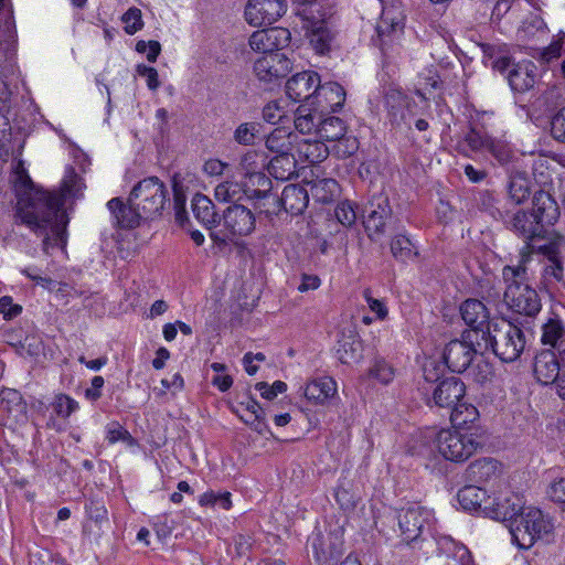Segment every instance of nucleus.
<instances>
[{"instance_id":"nucleus-1","label":"nucleus","mask_w":565,"mask_h":565,"mask_svg":"<svg viewBox=\"0 0 565 565\" xmlns=\"http://www.w3.org/2000/svg\"><path fill=\"white\" fill-rule=\"evenodd\" d=\"M17 195V222L43 237V250L65 244V222L62 207L65 195L76 196L83 188L82 179L70 168L63 179L62 191H44L31 180L22 162L14 168L12 175Z\"/></svg>"},{"instance_id":"nucleus-2","label":"nucleus","mask_w":565,"mask_h":565,"mask_svg":"<svg viewBox=\"0 0 565 565\" xmlns=\"http://www.w3.org/2000/svg\"><path fill=\"white\" fill-rule=\"evenodd\" d=\"M559 217V209L552 195L545 191L534 194L532 212H515L510 221L511 228L525 239L544 237L545 226H552Z\"/></svg>"},{"instance_id":"nucleus-3","label":"nucleus","mask_w":565,"mask_h":565,"mask_svg":"<svg viewBox=\"0 0 565 565\" xmlns=\"http://www.w3.org/2000/svg\"><path fill=\"white\" fill-rule=\"evenodd\" d=\"M526 278L527 273L523 262L516 266H504L502 269V279L505 284L503 299L513 311L532 317L540 312L542 305L536 290L525 284Z\"/></svg>"},{"instance_id":"nucleus-4","label":"nucleus","mask_w":565,"mask_h":565,"mask_svg":"<svg viewBox=\"0 0 565 565\" xmlns=\"http://www.w3.org/2000/svg\"><path fill=\"white\" fill-rule=\"evenodd\" d=\"M482 349H490L503 362H514L525 348L523 331L507 320L493 321L482 331Z\"/></svg>"},{"instance_id":"nucleus-5","label":"nucleus","mask_w":565,"mask_h":565,"mask_svg":"<svg viewBox=\"0 0 565 565\" xmlns=\"http://www.w3.org/2000/svg\"><path fill=\"white\" fill-rule=\"evenodd\" d=\"M512 542L519 548H530L536 540L552 532L553 524L540 509L523 505L519 515L509 525Z\"/></svg>"},{"instance_id":"nucleus-6","label":"nucleus","mask_w":565,"mask_h":565,"mask_svg":"<svg viewBox=\"0 0 565 565\" xmlns=\"http://www.w3.org/2000/svg\"><path fill=\"white\" fill-rule=\"evenodd\" d=\"M168 198L164 183L157 177H149L139 181L131 190L128 203L140 211L145 220L161 214Z\"/></svg>"},{"instance_id":"nucleus-7","label":"nucleus","mask_w":565,"mask_h":565,"mask_svg":"<svg viewBox=\"0 0 565 565\" xmlns=\"http://www.w3.org/2000/svg\"><path fill=\"white\" fill-rule=\"evenodd\" d=\"M438 452L449 461L461 462L470 458L479 443L472 434L458 429H441L435 439Z\"/></svg>"},{"instance_id":"nucleus-8","label":"nucleus","mask_w":565,"mask_h":565,"mask_svg":"<svg viewBox=\"0 0 565 565\" xmlns=\"http://www.w3.org/2000/svg\"><path fill=\"white\" fill-rule=\"evenodd\" d=\"M267 157L263 151L248 150L239 157L236 170L242 179L267 198L271 190V181L266 175Z\"/></svg>"},{"instance_id":"nucleus-9","label":"nucleus","mask_w":565,"mask_h":565,"mask_svg":"<svg viewBox=\"0 0 565 565\" xmlns=\"http://www.w3.org/2000/svg\"><path fill=\"white\" fill-rule=\"evenodd\" d=\"M433 519V512L420 505H412L399 510L397 522L402 540L407 544L416 541L425 527L430 526Z\"/></svg>"},{"instance_id":"nucleus-10","label":"nucleus","mask_w":565,"mask_h":565,"mask_svg":"<svg viewBox=\"0 0 565 565\" xmlns=\"http://www.w3.org/2000/svg\"><path fill=\"white\" fill-rule=\"evenodd\" d=\"M291 71L290 60L281 52L263 54L255 60L253 73L264 84H275Z\"/></svg>"},{"instance_id":"nucleus-11","label":"nucleus","mask_w":565,"mask_h":565,"mask_svg":"<svg viewBox=\"0 0 565 565\" xmlns=\"http://www.w3.org/2000/svg\"><path fill=\"white\" fill-rule=\"evenodd\" d=\"M285 0H248L245 7V20L253 26L269 25L285 14Z\"/></svg>"},{"instance_id":"nucleus-12","label":"nucleus","mask_w":565,"mask_h":565,"mask_svg":"<svg viewBox=\"0 0 565 565\" xmlns=\"http://www.w3.org/2000/svg\"><path fill=\"white\" fill-rule=\"evenodd\" d=\"M0 422L8 427L26 424L28 405L19 391L13 388H3L1 391Z\"/></svg>"},{"instance_id":"nucleus-13","label":"nucleus","mask_w":565,"mask_h":565,"mask_svg":"<svg viewBox=\"0 0 565 565\" xmlns=\"http://www.w3.org/2000/svg\"><path fill=\"white\" fill-rule=\"evenodd\" d=\"M392 216L388 199L384 195L374 196L365 207L364 227L372 241L380 239L385 234L387 221Z\"/></svg>"},{"instance_id":"nucleus-14","label":"nucleus","mask_w":565,"mask_h":565,"mask_svg":"<svg viewBox=\"0 0 565 565\" xmlns=\"http://www.w3.org/2000/svg\"><path fill=\"white\" fill-rule=\"evenodd\" d=\"M475 341L476 347L472 345V341L469 343L466 340H452L446 345L443 358L451 372L461 373L466 371L471 364L473 355L483 350L481 340Z\"/></svg>"},{"instance_id":"nucleus-15","label":"nucleus","mask_w":565,"mask_h":565,"mask_svg":"<svg viewBox=\"0 0 565 565\" xmlns=\"http://www.w3.org/2000/svg\"><path fill=\"white\" fill-rule=\"evenodd\" d=\"M223 227L226 233L222 241L249 235L255 230V216L246 206L234 204L224 212Z\"/></svg>"},{"instance_id":"nucleus-16","label":"nucleus","mask_w":565,"mask_h":565,"mask_svg":"<svg viewBox=\"0 0 565 565\" xmlns=\"http://www.w3.org/2000/svg\"><path fill=\"white\" fill-rule=\"evenodd\" d=\"M460 313L465 323L471 328L470 331L463 333V337L469 341L481 340L482 331L488 330V326L493 322L489 320L488 308L478 299H467L460 306Z\"/></svg>"},{"instance_id":"nucleus-17","label":"nucleus","mask_w":565,"mask_h":565,"mask_svg":"<svg viewBox=\"0 0 565 565\" xmlns=\"http://www.w3.org/2000/svg\"><path fill=\"white\" fill-rule=\"evenodd\" d=\"M415 102L397 88H388L385 93V107L387 117L392 126L409 127V121L414 116Z\"/></svg>"},{"instance_id":"nucleus-18","label":"nucleus","mask_w":565,"mask_h":565,"mask_svg":"<svg viewBox=\"0 0 565 565\" xmlns=\"http://www.w3.org/2000/svg\"><path fill=\"white\" fill-rule=\"evenodd\" d=\"M524 505L523 499L513 492L489 497L484 514L493 520L512 523Z\"/></svg>"},{"instance_id":"nucleus-19","label":"nucleus","mask_w":565,"mask_h":565,"mask_svg":"<svg viewBox=\"0 0 565 565\" xmlns=\"http://www.w3.org/2000/svg\"><path fill=\"white\" fill-rule=\"evenodd\" d=\"M290 42V32L284 28L263 29L252 33L248 44L264 54L280 52Z\"/></svg>"},{"instance_id":"nucleus-20","label":"nucleus","mask_w":565,"mask_h":565,"mask_svg":"<svg viewBox=\"0 0 565 565\" xmlns=\"http://www.w3.org/2000/svg\"><path fill=\"white\" fill-rule=\"evenodd\" d=\"M539 248L548 259L542 273L544 281L547 285L561 281L564 276V269L557 256L565 250V237L553 233L548 242Z\"/></svg>"},{"instance_id":"nucleus-21","label":"nucleus","mask_w":565,"mask_h":565,"mask_svg":"<svg viewBox=\"0 0 565 565\" xmlns=\"http://www.w3.org/2000/svg\"><path fill=\"white\" fill-rule=\"evenodd\" d=\"M466 392L465 384L455 376L440 380L433 388L431 399L427 401L428 405H434L440 408H454L457 403L463 397Z\"/></svg>"},{"instance_id":"nucleus-22","label":"nucleus","mask_w":565,"mask_h":565,"mask_svg":"<svg viewBox=\"0 0 565 565\" xmlns=\"http://www.w3.org/2000/svg\"><path fill=\"white\" fill-rule=\"evenodd\" d=\"M320 77L316 72L305 71L295 74L286 83V94L294 102H311L316 96Z\"/></svg>"},{"instance_id":"nucleus-23","label":"nucleus","mask_w":565,"mask_h":565,"mask_svg":"<svg viewBox=\"0 0 565 565\" xmlns=\"http://www.w3.org/2000/svg\"><path fill=\"white\" fill-rule=\"evenodd\" d=\"M345 102L344 88L334 82L318 85L316 96L311 105L316 106L323 115L338 111Z\"/></svg>"},{"instance_id":"nucleus-24","label":"nucleus","mask_w":565,"mask_h":565,"mask_svg":"<svg viewBox=\"0 0 565 565\" xmlns=\"http://www.w3.org/2000/svg\"><path fill=\"white\" fill-rule=\"evenodd\" d=\"M404 30V15L395 8H385L376 24V33L381 46L391 44L398 39Z\"/></svg>"},{"instance_id":"nucleus-25","label":"nucleus","mask_w":565,"mask_h":565,"mask_svg":"<svg viewBox=\"0 0 565 565\" xmlns=\"http://www.w3.org/2000/svg\"><path fill=\"white\" fill-rule=\"evenodd\" d=\"M534 374L537 381L544 385L555 384L557 391L561 380L565 379V375H561L559 361L551 350H544L536 354Z\"/></svg>"},{"instance_id":"nucleus-26","label":"nucleus","mask_w":565,"mask_h":565,"mask_svg":"<svg viewBox=\"0 0 565 565\" xmlns=\"http://www.w3.org/2000/svg\"><path fill=\"white\" fill-rule=\"evenodd\" d=\"M305 397L315 405H327L338 395V384L331 376H318L307 382Z\"/></svg>"},{"instance_id":"nucleus-27","label":"nucleus","mask_w":565,"mask_h":565,"mask_svg":"<svg viewBox=\"0 0 565 565\" xmlns=\"http://www.w3.org/2000/svg\"><path fill=\"white\" fill-rule=\"evenodd\" d=\"M214 196L217 201L222 202H237L244 198L252 200H259L265 198L243 179L241 181L226 180L221 182L214 189Z\"/></svg>"},{"instance_id":"nucleus-28","label":"nucleus","mask_w":565,"mask_h":565,"mask_svg":"<svg viewBox=\"0 0 565 565\" xmlns=\"http://www.w3.org/2000/svg\"><path fill=\"white\" fill-rule=\"evenodd\" d=\"M321 20L311 21L308 25L307 35L310 45L318 54L328 53L335 41L337 33L329 26L326 21L327 12L320 14Z\"/></svg>"},{"instance_id":"nucleus-29","label":"nucleus","mask_w":565,"mask_h":565,"mask_svg":"<svg viewBox=\"0 0 565 565\" xmlns=\"http://www.w3.org/2000/svg\"><path fill=\"white\" fill-rule=\"evenodd\" d=\"M17 42L18 35L13 14L4 12V14H0V49L3 51L8 63L6 68L10 72H13Z\"/></svg>"},{"instance_id":"nucleus-30","label":"nucleus","mask_w":565,"mask_h":565,"mask_svg":"<svg viewBox=\"0 0 565 565\" xmlns=\"http://www.w3.org/2000/svg\"><path fill=\"white\" fill-rule=\"evenodd\" d=\"M233 411L257 433L262 434L267 428L264 420V411L255 398L246 396L244 401L237 403Z\"/></svg>"},{"instance_id":"nucleus-31","label":"nucleus","mask_w":565,"mask_h":565,"mask_svg":"<svg viewBox=\"0 0 565 565\" xmlns=\"http://www.w3.org/2000/svg\"><path fill=\"white\" fill-rule=\"evenodd\" d=\"M536 66L531 61H523L513 66L508 73V81L515 92H526L535 84Z\"/></svg>"},{"instance_id":"nucleus-32","label":"nucleus","mask_w":565,"mask_h":565,"mask_svg":"<svg viewBox=\"0 0 565 565\" xmlns=\"http://www.w3.org/2000/svg\"><path fill=\"white\" fill-rule=\"evenodd\" d=\"M337 355L343 364H356L363 358V343L360 337L353 332L342 334L338 342Z\"/></svg>"},{"instance_id":"nucleus-33","label":"nucleus","mask_w":565,"mask_h":565,"mask_svg":"<svg viewBox=\"0 0 565 565\" xmlns=\"http://www.w3.org/2000/svg\"><path fill=\"white\" fill-rule=\"evenodd\" d=\"M309 202L308 191L298 184L286 185L282 190L280 203L286 212L291 215L301 214Z\"/></svg>"},{"instance_id":"nucleus-34","label":"nucleus","mask_w":565,"mask_h":565,"mask_svg":"<svg viewBox=\"0 0 565 565\" xmlns=\"http://www.w3.org/2000/svg\"><path fill=\"white\" fill-rule=\"evenodd\" d=\"M323 116L324 115L320 113L316 106H312L311 103L301 105L298 107L295 115V128L303 135L312 132L317 135L319 121Z\"/></svg>"},{"instance_id":"nucleus-35","label":"nucleus","mask_w":565,"mask_h":565,"mask_svg":"<svg viewBox=\"0 0 565 565\" xmlns=\"http://www.w3.org/2000/svg\"><path fill=\"white\" fill-rule=\"evenodd\" d=\"M297 136L286 127L275 128L265 141L266 148L276 156L291 153Z\"/></svg>"},{"instance_id":"nucleus-36","label":"nucleus","mask_w":565,"mask_h":565,"mask_svg":"<svg viewBox=\"0 0 565 565\" xmlns=\"http://www.w3.org/2000/svg\"><path fill=\"white\" fill-rule=\"evenodd\" d=\"M542 343L551 345L559 351L561 356L565 354V327L563 321L557 318H550L542 326Z\"/></svg>"},{"instance_id":"nucleus-37","label":"nucleus","mask_w":565,"mask_h":565,"mask_svg":"<svg viewBox=\"0 0 565 565\" xmlns=\"http://www.w3.org/2000/svg\"><path fill=\"white\" fill-rule=\"evenodd\" d=\"M484 489L476 486H466L457 493L460 507L466 511L481 510L484 513V505L489 500Z\"/></svg>"},{"instance_id":"nucleus-38","label":"nucleus","mask_w":565,"mask_h":565,"mask_svg":"<svg viewBox=\"0 0 565 565\" xmlns=\"http://www.w3.org/2000/svg\"><path fill=\"white\" fill-rule=\"evenodd\" d=\"M192 211L194 217L205 227L211 228L218 222L215 205L206 195L196 193L192 198Z\"/></svg>"},{"instance_id":"nucleus-39","label":"nucleus","mask_w":565,"mask_h":565,"mask_svg":"<svg viewBox=\"0 0 565 565\" xmlns=\"http://www.w3.org/2000/svg\"><path fill=\"white\" fill-rule=\"evenodd\" d=\"M489 139L490 137L487 134H482L475 127H470L465 137L458 140L456 150L458 153L471 158L473 153L486 151Z\"/></svg>"},{"instance_id":"nucleus-40","label":"nucleus","mask_w":565,"mask_h":565,"mask_svg":"<svg viewBox=\"0 0 565 565\" xmlns=\"http://www.w3.org/2000/svg\"><path fill=\"white\" fill-rule=\"evenodd\" d=\"M107 206L115 215L120 227L132 228L139 224L141 218H143L140 211H137L130 204L129 206H125L118 198L111 199L107 203Z\"/></svg>"},{"instance_id":"nucleus-41","label":"nucleus","mask_w":565,"mask_h":565,"mask_svg":"<svg viewBox=\"0 0 565 565\" xmlns=\"http://www.w3.org/2000/svg\"><path fill=\"white\" fill-rule=\"evenodd\" d=\"M268 172L277 180L286 181L296 175V160L292 153L275 156L267 160Z\"/></svg>"},{"instance_id":"nucleus-42","label":"nucleus","mask_w":565,"mask_h":565,"mask_svg":"<svg viewBox=\"0 0 565 565\" xmlns=\"http://www.w3.org/2000/svg\"><path fill=\"white\" fill-rule=\"evenodd\" d=\"M297 151L300 158L305 159L308 163L315 164L327 159L330 148L321 139H305L298 142Z\"/></svg>"},{"instance_id":"nucleus-43","label":"nucleus","mask_w":565,"mask_h":565,"mask_svg":"<svg viewBox=\"0 0 565 565\" xmlns=\"http://www.w3.org/2000/svg\"><path fill=\"white\" fill-rule=\"evenodd\" d=\"M347 132V126L344 121L334 116L321 117L317 129V136L323 141H334L341 137H344Z\"/></svg>"},{"instance_id":"nucleus-44","label":"nucleus","mask_w":565,"mask_h":565,"mask_svg":"<svg viewBox=\"0 0 565 565\" xmlns=\"http://www.w3.org/2000/svg\"><path fill=\"white\" fill-rule=\"evenodd\" d=\"M444 565H475L469 550L462 544L447 540L443 544Z\"/></svg>"},{"instance_id":"nucleus-45","label":"nucleus","mask_w":565,"mask_h":565,"mask_svg":"<svg viewBox=\"0 0 565 565\" xmlns=\"http://www.w3.org/2000/svg\"><path fill=\"white\" fill-rule=\"evenodd\" d=\"M390 247L393 257L401 263L411 262L417 256L414 244L405 234L394 235L391 239Z\"/></svg>"},{"instance_id":"nucleus-46","label":"nucleus","mask_w":565,"mask_h":565,"mask_svg":"<svg viewBox=\"0 0 565 565\" xmlns=\"http://www.w3.org/2000/svg\"><path fill=\"white\" fill-rule=\"evenodd\" d=\"M310 192L316 201L329 203L339 195L340 186L334 179L324 178L312 182Z\"/></svg>"},{"instance_id":"nucleus-47","label":"nucleus","mask_w":565,"mask_h":565,"mask_svg":"<svg viewBox=\"0 0 565 565\" xmlns=\"http://www.w3.org/2000/svg\"><path fill=\"white\" fill-rule=\"evenodd\" d=\"M499 471L498 461L492 458H482L473 461L469 468V476L478 482L488 481Z\"/></svg>"},{"instance_id":"nucleus-48","label":"nucleus","mask_w":565,"mask_h":565,"mask_svg":"<svg viewBox=\"0 0 565 565\" xmlns=\"http://www.w3.org/2000/svg\"><path fill=\"white\" fill-rule=\"evenodd\" d=\"M479 418V412L472 404L459 401L451 409L450 420L454 427H465Z\"/></svg>"},{"instance_id":"nucleus-49","label":"nucleus","mask_w":565,"mask_h":565,"mask_svg":"<svg viewBox=\"0 0 565 565\" xmlns=\"http://www.w3.org/2000/svg\"><path fill=\"white\" fill-rule=\"evenodd\" d=\"M367 375L379 383L387 385L395 376L394 367L384 359L376 358L372 361Z\"/></svg>"},{"instance_id":"nucleus-50","label":"nucleus","mask_w":565,"mask_h":565,"mask_svg":"<svg viewBox=\"0 0 565 565\" xmlns=\"http://www.w3.org/2000/svg\"><path fill=\"white\" fill-rule=\"evenodd\" d=\"M530 195L529 181L521 177L514 175L509 183V198L515 204L523 203Z\"/></svg>"},{"instance_id":"nucleus-51","label":"nucleus","mask_w":565,"mask_h":565,"mask_svg":"<svg viewBox=\"0 0 565 565\" xmlns=\"http://www.w3.org/2000/svg\"><path fill=\"white\" fill-rule=\"evenodd\" d=\"M259 132V124L243 122L235 129L233 138L242 146H253Z\"/></svg>"},{"instance_id":"nucleus-52","label":"nucleus","mask_w":565,"mask_h":565,"mask_svg":"<svg viewBox=\"0 0 565 565\" xmlns=\"http://www.w3.org/2000/svg\"><path fill=\"white\" fill-rule=\"evenodd\" d=\"M52 407L54 413L61 418H68L78 408V402L66 394L55 395Z\"/></svg>"},{"instance_id":"nucleus-53","label":"nucleus","mask_w":565,"mask_h":565,"mask_svg":"<svg viewBox=\"0 0 565 565\" xmlns=\"http://www.w3.org/2000/svg\"><path fill=\"white\" fill-rule=\"evenodd\" d=\"M334 145L330 149V152H332L338 158H348L356 152L359 149V142L358 139L353 136H347L341 137L333 141Z\"/></svg>"},{"instance_id":"nucleus-54","label":"nucleus","mask_w":565,"mask_h":565,"mask_svg":"<svg viewBox=\"0 0 565 565\" xmlns=\"http://www.w3.org/2000/svg\"><path fill=\"white\" fill-rule=\"evenodd\" d=\"M199 503L202 507H220L224 510H230L232 508L231 493L223 492L216 493L214 491L204 492L199 498Z\"/></svg>"},{"instance_id":"nucleus-55","label":"nucleus","mask_w":565,"mask_h":565,"mask_svg":"<svg viewBox=\"0 0 565 565\" xmlns=\"http://www.w3.org/2000/svg\"><path fill=\"white\" fill-rule=\"evenodd\" d=\"M106 439L110 445L118 441L126 443L129 446L135 445V439L130 433L117 422L109 423L106 426Z\"/></svg>"},{"instance_id":"nucleus-56","label":"nucleus","mask_w":565,"mask_h":565,"mask_svg":"<svg viewBox=\"0 0 565 565\" xmlns=\"http://www.w3.org/2000/svg\"><path fill=\"white\" fill-rule=\"evenodd\" d=\"M121 21L125 24V32L130 35L135 34L143 26L141 11L138 8L128 9L121 17Z\"/></svg>"},{"instance_id":"nucleus-57","label":"nucleus","mask_w":565,"mask_h":565,"mask_svg":"<svg viewBox=\"0 0 565 565\" xmlns=\"http://www.w3.org/2000/svg\"><path fill=\"white\" fill-rule=\"evenodd\" d=\"M334 215L344 226H351L356 221L355 209L350 201L340 202L334 210Z\"/></svg>"},{"instance_id":"nucleus-58","label":"nucleus","mask_w":565,"mask_h":565,"mask_svg":"<svg viewBox=\"0 0 565 565\" xmlns=\"http://www.w3.org/2000/svg\"><path fill=\"white\" fill-rule=\"evenodd\" d=\"M256 390L260 393V395L266 399H273L278 394L286 392L287 384L282 381H276L273 385H268L265 382H259L256 384Z\"/></svg>"},{"instance_id":"nucleus-59","label":"nucleus","mask_w":565,"mask_h":565,"mask_svg":"<svg viewBox=\"0 0 565 565\" xmlns=\"http://www.w3.org/2000/svg\"><path fill=\"white\" fill-rule=\"evenodd\" d=\"M363 298L370 310L376 315L377 319L384 320L387 317L388 311L386 305L382 300L374 298L370 289L363 291Z\"/></svg>"},{"instance_id":"nucleus-60","label":"nucleus","mask_w":565,"mask_h":565,"mask_svg":"<svg viewBox=\"0 0 565 565\" xmlns=\"http://www.w3.org/2000/svg\"><path fill=\"white\" fill-rule=\"evenodd\" d=\"M285 114V109L277 102H270L263 108V118L268 124H278Z\"/></svg>"},{"instance_id":"nucleus-61","label":"nucleus","mask_w":565,"mask_h":565,"mask_svg":"<svg viewBox=\"0 0 565 565\" xmlns=\"http://www.w3.org/2000/svg\"><path fill=\"white\" fill-rule=\"evenodd\" d=\"M173 201H174V210H175V220L182 224L185 217V195L179 186V184L173 182Z\"/></svg>"},{"instance_id":"nucleus-62","label":"nucleus","mask_w":565,"mask_h":565,"mask_svg":"<svg viewBox=\"0 0 565 565\" xmlns=\"http://www.w3.org/2000/svg\"><path fill=\"white\" fill-rule=\"evenodd\" d=\"M551 134L554 139L565 142V107L552 118Z\"/></svg>"},{"instance_id":"nucleus-63","label":"nucleus","mask_w":565,"mask_h":565,"mask_svg":"<svg viewBox=\"0 0 565 565\" xmlns=\"http://www.w3.org/2000/svg\"><path fill=\"white\" fill-rule=\"evenodd\" d=\"M546 494L554 502L565 503V477L552 481L547 487Z\"/></svg>"},{"instance_id":"nucleus-64","label":"nucleus","mask_w":565,"mask_h":565,"mask_svg":"<svg viewBox=\"0 0 565 565\" xmlns=\"http://www.w3.org/2000/svg\"><path fill=\"white\" fill-rule=\"evenodd\" d=\"M22 311V307L20 305L13 303V300L9 296H3L0 298V312L3 315L4 319H12L19 316Z\"/></svg>"}]
</instances>
